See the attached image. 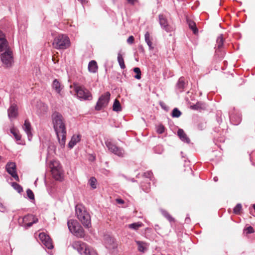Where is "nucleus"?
Returning a JSON list of instances; mask_svg holds the SVG:
<instances>
[{
	"label": "nucleus",
	"instance_id": "5",
	"mask_svg": "<svg viewBox=\"0 0 255 255\" xmlns=\"http://www.w3.org/2000/svg\"><path fill=\"white\" fill-rule=\"evenodd\" d=\"M68 229L71 233L78 238L84 237V231L80 224L75 220H70L67 222Z\"/></svg>",
	"mask_w": 255,
	"mask_h": 255
},
{
	"label": "nucleus",
	"instance_id": "22",
	"mask_svg": "<svg viewBox=\"0 0 255 255\" xmlns=\"http://www.w3.org/2000/svg\"><path fill=\"white\" fill-rule=\"evenodd\" d=\"M81 140V136L79 134L72 136L71 140L68 143V146L70 148H73L77 142Z\"/></svg>",
	"mask_w": 255,
	"mask_h": 255
},
{
	"label": "nucleus",
	"instance_id": "32",
	"mask_svg": "<svg viewBox=\"0 0 255 255\" xmlns=\"http://www.w3.org/2000/svg\"><path fill=\"white\" fill-rule=\"evenodd\" d=\"M118 61L120 66V67L122 69H124L126 68L124 58L122 56V55L120 53H119L118 55Z\"/></svg>",
	"mask_w": 255,
	"mask_h": 255
},
{
	"label": "nucleus",
	"instance_id": "56",
	"mask_svg": "<svg viewBox=\"0 0 255 255\" xmlns=\"http://www.w3.org/2000/svg\"><path fill=\"white\" fill-rule=\"evenodd\" d=\"M140 48H141V49H142V50H143V47H142V46H140Z\"/></svg>",
	"mask_w": 255,
	"mask_h": 255
},
{
	"label": "nucleus",
	"instance_id": "24",
	"mask_svg": "<svg viewBox=\"0 0 255 255\" xmlns=\"http://www.w3.org/2000/svg\"><path fill=\"white\" fill-rule=\"evenodd\" d=\"M52 88L58 94L60 93V92L63 87L57 79L54 80L52 84Z\"/></svg>",
	"mask_w": 255,
	"mask_h": 255
},
{
	"label": "nucleus",
	"instance_id": "52",
	"mask_svg": "<svg viewBox=\"0 0 255 255\" xmlns=\"http://www.w3.org/2000/svg\"><path fill=\"white\" fill-rule=\"evenodd\" d=\"M3 159V158L1 156H0V161L4 162V161Z\"/></svg>",
	"mask_w": 255,
	"mask_h": 255
},
{
	"label": "nucleus",
	"instance_id": "6",
	"mask_svg": "<svg viewBox=\"0 0 255 255\" xmlns=\"http://www.w3.org/2000/svg\"><path fill=\"white\" fill-rule=\"evenodd\" d=\"M74 90L78 98L84 100H91L92 96L88 90L78 84H74Z\"/></svg>",
	"mask_w": 255,
	"mask_h": 255
},
{
	"label": "nucleus",
	"instance_id": "12",
	"mask_svg": "<svg viewBox=\"0 0 255 255\" xmlns=\"http://www.w3.org/2000/svg\"><path fill=\"white\" fill-rule=\"evenodd\" d=\"M39 238L42 244L48 249L53 248L52 240L50 237L45 233H40L39 234Z\"/></svg>",
	"mask_w": 255,
	"mask_h": 255
},
{
	"label": "nucleus",
	"instance_id": "27",
	"mask_svg": "<svg viewBox=\"0 0 255 255\" xmlns=\"http://www.w3.org/2000/svg\"><path fill=\"white\" fill-rule=\"evenodd\" d=\"M141 188L142 190L146 193H148L150 190V183L148 179L146 181L142 182L140 185Z\"/></svg>",
	"mask_w": 255,
	"mask_h": 255
},
{
	"label": "nucleus",
	"instance_id": "19",
	"mask_svg": "<svg viewBox=\"0 0 255 255\" xmlns=\"http://www.w3.org/2000/svg\"><path fill=\"white\" fill-rule=\"evenodd\" d=\"M230 119L231 122L235 125H238L239 124V116L238 115V111H235V109L234 108L229 112Z\"/></svg>",
	"mask_w": 255,
	"mask_h": 255
},
{
	"label": "nucleus",
	"instance_id": "50",
	"mask_svg": "<svg viewBox=\"0 0 255 255\" xmlns=\"http://www.w3.org/2000/svg\"><path fill=\"white\" fill-rule=\"evenodd\" d=\"M160 229L159 226L158 225H155L154 227V229L157 231Z\"/></svg>",
	"mask_w": 255,
	"mask_h": 255
},
{
	"label": "nucleus",
	"instance_id": "49",
	"mask_svg": "<svg viewBox=\"0 0 255 255\" xmlns=\"http://www.w3.org/2000/svg\"><path fill=\"white\" fill-rule=\"evenodd\" d=\"M117 202L119 204H123L124 203V201L122 199H117L116 200Z\"/></svg>",
	"mask_w": 255,
	"mask_h": 255
},
{
	"label": "nucleus",
	"instance_id": "17",
	"mask_svg": "<svg viewBox=\"0 0 255 255\" xmlns=\"http://www.w3.org/2000/svg\"><path fill=\"white\" fill-rule=\"evenodd\" d=\"M18 109L17 106L15 104L11 105L7 110L8 118L10 119L15 118L18 115Z\"/></svg>",
	"mask_w": 255,
	"mask_h": 255
},
{
	"label": "nucleus",
	"instance_id": "4",
	"mask_svg": "<svg viewBox=\"0 0 255 255\" xmlns=\"http://www.w3.org/2000/svg\"><path fill=\"white\" fill-rule=\"evenodd\" d=\"M0 60L4 68H11L14 64V56L11 49L3 51L0 55Z\"/></svg>",
	"mask_w": 255,
	"mask_h": 255
},
{
	"label": "nucleus",
	"instance_id": "9",
	"mask_svg": "<svg viewBox=\"0 0 255 255\" xmlns=\"http://www.w3.org/2000/svg\"><path fill=\"white\" fill-rule=\"evenodd\" d=\"M49 167L53 177L56 179H60L62 175V169L58 161L52 160L50 161Z\"/></svg>",
	"mask_w": 255,
	"mask_h": 255
},
{
	"label": "nucleus",
	"instance_id": "8",
	"mask_svg": "<svg viewBox=\"0 0 255 255\" xmlns=\"http://www.w3.org/2000/svg\"><path fill=\"white\" fill-rule=\"evenodd\" d=\"M105 144L108 150L115 155L120 157H124L126 155V152L123 147L118 146L110 140L105 141Z\"/></svg>",
	"mask_w": 255,
	"mask_h": 255
},
{
	"label": "nucleus",
	"instance_id": "41",
	"mask_svg": "<svg viewBox=\"0 0 255 255\" xmlns=\"http://www.w3.org/2000/svg\"><path fill=\"white\" fill-rule=\"evenodd\" d=\"M165 128L162 125H159L157 127L156 131L157 133L161 134L164 132Z\"/></svg>",
	"mask_w": 255,
	"mask_h": 255
},
{
	"label": "nucleus",
	"instance_id": "46",
	"mask_svg": "<svg viewBox=\"0 0 255 255\" xmlns=\"http://www.w3.org/2000/svg\"><path fill=\"white\" fill-rule=\"evenodd\" d=\"M0 211L2 212L6 211L5 207L1 203H0Z\"/></svg>",
	"mask_w": 255,
	"mask_h": 255
},
{
	"label": "nucleus",
	"instance_id": "48",
	"mask_svg": "<svg viewBox=\"0 0 255 255\" xmlns=\"http://www.w3.org/2000/svg\"><path fill=\"white\" fill-rule=\"evenodd\" d=\"M128 2L131 4H134L137 0H127Z\"/></svg>",
	"mask_w": 255,
	"mask_h": 255
},
{
	"label": "nucleus",
	"instance_id": "11",
	"mask_svg": "<svg viewBox=\"0 0 255 255\" xmlns=\"http://www.w3.org/2000/svg\"><path fill=\"white\" fill-rule=\"evenodd\" d=\"M111 94L109 92H107L102 95L99 98L95 106V110L100 111L106 107L109 102Z\"/></svg>",
	"mask_w": 255,
	"mask_h": 255
},
{
	"label": "nucleus",
	"instance_id": "23",
	"mask_svg": "<svg viewBox=\"0 0 255 255\" xmlns=\"http://www.w3.org/2000/svg\"><path fill=\"white\" fill-rule=\"evenodd\" d=\"M145 41L149 47L150 50H152L154 48L153 46L152 40V37L150 35L149 32L147 31L144 35Z\"/></svg>",
	"mask_w": 255,
	"mask_h": 255
},
{
	"label": "nucleus",
	"instance_id": "53",
	"mask_svg": "<svg viewBox=\"0 0 255 255\" xmlns=\"http://www.w3.org/2000/svg\"><path fill=\"white\" fill-rule=\"evenodd\" d=\"M214 180L215 181H217L218 180L217 177H214Z\"/></svg>",
	"mask_w": 255,
	"mask_h": 255
},
{
	"label": "nucleus",
	"instance_id": "47",
	"mask_svg": "<svg viewBox=\"0 0 255 255\" xmlns=\"http://www.w3.org/2000/svg\"><path fill=\"white\" fill-rule=\"evenodd\" d=\"M205 125L203 124H200L198 125V128L200 130H202L205 128Z\"/></svg>",
	"mask_w": 255,
	"mask_h": 255
},
{
	"label": "nucleus",
	"instance_id": "39",
	"mask_svg": "<svg viewBox=\"0 0 255 255\" xmlns=\"http://www.w3.org/2000/svg\"><path fill=\"white\" fill-rule=\"evenodd\" d=\"M254 232V230L253 228L251 226H249L244 229L243 234L248 235L249 234H251Z\"/></svg>",
	"mask_w": 255,
	"mask_h": 255
},
{
	"label": "nucleus",
	"instance_id": "25",
	"mask_svg": "<svg viewBox=\"0 0 255 255\" xmlns=\"http://www.w3.org/2000/svg\"><path fill=\"white\" fill-rule=\"evenodd\" d=\"M98 68L97 63L95 60H92L89 63L88 70L90 72L93 73L97 72Z\"/></svg>",
	"mask_w": 255,
	"mask_h": 255
},
{
	"label": "nucleus",
	"instance_id": "44",
	"mask_svg": "<svg viewBox=\"0 0 255 255\" xmlns=\"http://www.w3.org/2000/svg\"><path fill=\"white\" fill-rule=\"evenodd\" d=\"M233 213L235 214H239V203L237 204L233 210Z\"/></svg>",
	"mask_w": 255,
	"mask_h": 255
},
{
	"label": "nucleus",
	"instance_id": "31",
	"mask_svg": "<svg viewBox=\"0 0 255 255\" xmlns=\"http://www.w3.org/2000/svg\"><path fill=\"white\" fill-rule=\"evenodd\" d=\"M161 212L162 215L166 218L170 222H174V219L169 214V213L164 210H161Z\"/></svg>",
	"mask_w": 255,
	"mask_h": 255
},
{
	"label": "nucleus",
	"instance_id": "3",
	"mask_svg": "<svg viewBox=\"0 0 255 255\" xmlns=\"http://www.w3.org/2000/svg\"><path fill=\"white\" fill-rule=\"evenodd\" d=\"M52 45L57 49H66L70 46L69 38L65 34H59L54 38Z\"/></svg>",
	"mask_w": 255,
	"mask_h": 255
},
{
	"label": "nucleus",
	"instance_id": "28",
	"mask_svg": "<svg viewBox=\"0 0 255 255\" xmlns=\"http://www.w3.org/2000/svg\"><path fill=\"white\" fill-rule=\"evenodd\" d=\"M187 22L189 28L193 31L194 34H197L198 33V29L196 27L195 22L188 19L187 20Z\"/></svg>",
	"mask_w": 255,
	"mask_h": 255
},
{
	"label": "nucleus",
	"instance_id": "13",
	"mask_svg": "<svg viewBox=\"0 0 255 255\" xmlns=\"http://www.w3.org/2000/svg\"><path fill=\"white\" fill-rule=\"evenodd\" d=\"M159 22L161 27L167 32H171L174 30L173 26L170 25L166 18L165 16L163 14H159Z\"/></svg>",
	"mask_w": 255,
	"mask_h": 255
},
{
	"label": "nucleus",
	"instance_id": "16",
	"mask_svg": "<svg viewBox=\"0 0 255 255\" xmlns=\"http://www.w3.org/2000/svg\"><path fill=\"white\" fill-rule=\"evenodd\" d=\"M187 86V83L185 82V78L183 77H181L178 80L176 85V90L180 93L184 91L185 88Z\"/></svg>",
	"mask_w": 255,
	"mask_h": 255
},
{
	"label": "nucleus",
	"instance_id": "38",
	"mask_svg": "<svg viewBox=\"0 0 255 255\" xmlns=\"http://www.w3.org/2000/svg\"><path fill=\"white\" fill-rule=\"evenodd\" d=\"M133 71L136 73L134 77L136 79H140L141 78V71L139 68L135 67L133 68Z\"/></svg>",
	"mask_w": 255,
	"mask_h": 255
},
{
	"label": "nucleus",
	"instance_id": "33",
	"mask_svg": "<svg viewBox=\"0 0 255 255\" xmlns=\"http://www.w3.org/2000/svg\"><path fill=\"white\" fill-rule=\"evenodd\" d=\"M113 109L114 111L119 112L122 110L120 102L116 99L113 104Z\"/></svg>",
	"mask_w": 255,
	"mask_h": 255
},
{
	"label": "nucleus",
	"instance_id": "14",
	"mask_svg": "<svg viewBox=\"0 0 255 255\" xmlns=\"http://www.w3.org/2000/svg\"><path fill=\"white\" fill-rule=\"evenodd\" d=\"M6 171L17 181H19V177L16 172V165L14 162H8L5 166Z\"/></svg>",
	"mask_w": 255,
	"mask_h": 255
},
{
	"label": "nucleus",
	"instance_id": "54",
	"mask_svg": "<svg viewBox=\"0 0 255 255\" xmlns=\"http://www.w3.org/2000/svg\"><path fill=\"white\" fill-rule=\"evenodd\" d=\"M131 182H135V180H134V179H132L131 180Z\"/></svg>",
	"mask_w": 255,
	"mask_h": 255
},
{
	"label": "nucleus",
	"instance_id": "37",
	"mask_svg": "<svg viewBox=\"0 0 255 255\" xmlns=\"http://www.w3.org/2000/svg\"><path fill=\"white\" fill-rule=\"evenodd\" d=\"M96 182H97V180L94 177H91L89 181V183L90 185L91 186V187L93 189L96 188Z\"/></svg>",
	"mask_w": 255,
	"mask_h": 255
},
{
	"label": "nucleus",
	"instance_id": "7",
	"mask_svg": "<svg viewBox=\"0 0 255 255\" xmlns=\"http://www.w3.org/2000/svg\"><path fill=\"white\" fill-rule=\"evenodd\" d=\"M71 246L74 249L76 250L81 255H91V250L89 247L82 241H74L72 243Z\"/></svg>",
	"mask_w": 255,
	"mask_h": 255
},
{
	"label": "nucleus",
	"instance_id": "51",
	"mask_svg": "<svg viewBox=\"0 0 255 255\" xmlns=\"http://www.w3.org/2000/svg\"><path fill=\"white\" fill-rule=\"evenodd\" d=\"M80 1L81 3H86L88 2V0H78Z\"/></svg>",
	"mask_w": 255,
	"mask_h": 255
},
{
	"label": "nucleus",
	"instance_id": "26",
	"mask_svg": "<svg viewBox=\"0 0 255 255\" xmlns=\"http://www.w3.org/2000/svg\"><path fill=\"white\" fill-rule=\"evenodd\" d=\"M114 240L111 237H107L105 239V244L107 248L112 249L115 247Z\"/></svg>",
	"mask_w": 255,
	"mask_h": 255
},
{
	"label": "nucleus",
	"instance_id": "29",
	"mask_svg": "<svg viewBox=\"0 0 255 255\" xmlns=\"http://www.w3.org/2000/svg\"><path fill=\"white\" fill-rule=\"evenodd\" d=\"M224 37L223 34H220L217 38L216 45L215 48H218L220 49L222 47L224 43Z\"/></svg>",
	"mask_w": 255,
	"mask_h": 255
},
{
	"label": "nucleus",
	"instance_id": "21",
	"mask_svg": "<svg viewBox=\"0 0 255 255\" xmlns=\"http://www.w3.org/2000/svg\"><path fill=\"white\" fill-rule=\"evenodd\" d=\"M135 243L137 245L138 251L144 253L147 250V243L139 241H135Z\"/></svg>",
	"mask_w": 255,
	"mask_h": 255
},
{
	"label": "nucleus",
	"instance_id": "15",
	"mask_svg": "<svg viewBox=\"0 0 255 255\" xmlns=\"http://www.w3.org/2000/svg\"><path fill=\"white\" fill-rule=\"evenodd\" d=\"M10 49L8 42L5 38V34L0 31V52Z\"/></svg>",
	"mask_w": 255,
	"mask_h": 255
},
{
	"label": "nucleus",
	"instance_id": "36",
	"mask_svg": "<svg viewBox=\"0 0 255 255\" xmlns=\"http://www.w3.org/2000/svg\"><path fill=\"white\" fill-rule=\"evenodd\" d=\"M12 186L19 193L23 191L22 187L16 182H13L12 183Z\"/></svg>",
	"mask_w": 255,
	"mask_h": 255
},
{
	"label": "nucleus",
	"instance_id": "20",
	"mask_svg": "<svg viewBox=\"0 0 255 255\" xmlns=\"http://www.w3.org/2000/svg\"><path fill=\"white\" fill-rule=\"evenodd\" d=\"M177 135L180 139L183 142L187 143H189L190 142L189 138L182 129H179L178 130Z\"/></svg>",
	"mask_w": 255,
	"mask_h": 255
},
{
	"label": "nucleus",
	"instance_id": "43",
	"mask_svg": "<svg viewBox=\"0 0 255 255\" xmlns=\"http://www.w3.org/2000/svg\"><path fill=\"white\" fill-rule=\"evenodd\" d=\"M191 107L193 110H198L201 108V104L199 103L191 106Z\"/></svg>",
	"mask_w": 255,
	"mask_h": 255
},
{
	"label": "nucleus",
	"instance_id": "10",
	"mask_svg": "<svg viewBox=\"0 0 255 255\" xmlns=\"http://www.w3.org/2000/svg\"><path fill=\"white\" fill-rule=\"evenodd\" d=\"M38 219L34 215L29 214L22 218L19 219L18 222L20 226L27 229L38 222Z\"/></svg>",
	"mask_w": 255,
	"mask_h": 255
},
{
	"label": "nucleus",
	"instance_id": "2",
	"mask_svg": "<svg viewBox=\"0 0 255 255\" xmlns=\"http://www.w3.org/2000/svg\"><path fill=\"white\" fill-rule=\"evenodd\" d=\"M77 217L83 225L86 228L91 227V216L85 208L81 205L75 207Z\"/></svg>",
	"mask_w": 255,
	"mask_h": 255
},
{
	"label": "nucleus",
	"instance_id": "30",
	"mask_svg": "<svg viewBox=\"0 0 255 255\" xmlns=\"http://www.w3.org/2000/svg\"><path fill=\"white\" fill-rule=\"evenodd\" d=\"M143 226V224L141 222H136L132 224H129L128 227L129 229L137 231L138 229Z\"/></svg>",
	"mask_w": 255,
	"mask_h": 255
},
{
	"label": "nucleus",
	"instance_id": "40",
	"mask_svg": "<svg viewBox=\"0 0 255 255\" xmlns=\"http://www.w3.org/2000/svg\"><path fill=\"white\" fill-rule=\"evenodd\" d=\"M143 176L147 178V179H149V180H152V176H153V174L152 173L151 171H147L145 172H144L143 174Z\"/></svg>",
	"mask_w": 255,
	"mask_h": 255
},
{
	"label": "nucleus",
	"instance_id": "35",
	"mask_svg": "<svg viewBox=\"0 0 255 255\" xmlns=\"http://www.w3.org/2000/svg\"><path fill=\"white\" fill-rule=\"evenodd\" d=\"M181 115V112L177 109V108H174L172 112V117L173 118H178Z\"/></svg>",
	"mask_w": 255,
	"mask_h": 255
},
{
	"label": "nucleus",
	"instance_id": "42",
	"mask_svg": "<svg viewBox=\"0 0 255 255\" xmlns=\"http://www.w3.org/2000/svg\"><path fill=\"white\" fill-rule=\"evenodd\" d=\"M26 194L27 196L30 199H34V195L33 192L29 189H27L26 191Z\"/></svg>",
	"mask_w": 255,
	"mask_h": 255
},
{
	"label": "nucleus",
	"instance_id": "45",
	"mask_svg": "<svg viewBox=\"0 0 255 255\" xmlns=\"http://www.w3.org/2000/svg\"><path fill=\"white\" fill-rule=\"evenodd\" d=\"M134 38L133 36H130L127 39V42L128 44H132L134 42Z\"/></svg>",
	"mask_w": 255,
	"mask_h": 255
},
{
	"label": "nucleus",
	"instance_id": "18",
	"mask_svg": "<svg viewBox=\"0 0 255 255\" xmlns=\"http://www.w3.org/2000/svg\"><path fill=\"white\" fill-rule=\"evenodd\" d=\"M22 128L27 135L28 139L30 140L32 135L31 133L32 128L31 124L28 120H25L24 123L22 126Z\"/></svg>",
	"mask_w": 255,
	"mask_h": 255
},
{
	"label": "nucleus",
	"instance_id": "34",
	"mask_svg": "<svg viewBox=\"0 0 255 255\" xmlns=\"http://www.w3.org/2000/svg\"><path fill=\"white\" fill-rule=\"evenodd\" d=\"M11 133L13 135L16 140H20L21 139V135L18 131L15 128H13L10 129Z\"/></svg>",
	"mask_w": 255,
	"mask_h": 255
},
{
	"label": "nucleus",
	"instance_id": "1",
	"mask_svg": "<svg viewBox=\"0 0 255 255\" xmlns=\"http://www.w3.org/2000/svg\"><path fill=\"white\" fill-rule=\"evenodd\" d=\"M52 120L53 128L57 135L59 143L61 147H64L65 144L66 129L64 119L62 115L57 112H55L52 115Z\"/></svg>",
	"mask_w": 255,
	"mask_h": 255
},
{
	"label": "nucleus",
	"instance_id": "55",
	"mask_svg": "<svg viewBox=\"0 0 255 255\" xmlns=\"http://www.w3.org/2000/svg\"><path fill=\"white\" fill-rule=\"evenodd\" d=\"M253 207L255 211V204L253 205Z\"/></svg>",
	"mask_w": 255,
	"mask_h": 255
}]
</instances>
